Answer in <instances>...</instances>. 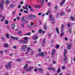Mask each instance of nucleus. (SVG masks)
Listing matches in <instances>:
<instances>
[{"mask_svg":"<svg viewBox=\"0 0 75 75\" xmlns=\"http://www.w3.org/2000/svg\"><path fill=\"white\" fill-rule=\"evenodd\" d=\"M67 55V53H64V58L63 60V61H64L65 64L67 63V57L66 55Z\"/></svg>","mask_w":75,"mask_h":75,"instance_id":"1","label":"nucleus"},{"mask_svg":"<svg viewBox=\"0 0 75 75\" xmlns=\"http://www.w3.org/2000/svg\"><path fill=\"white\" fill-rule=\"evenodd\" d=\"M6 68H11V62H10L8 63L7 65H5Z\"/></svg>","mask_w":75,"mask_h":75,"instance_id":"2","label":"nucleus"},{"mask_svg":"<svg viewBox=\"0 0 75 75\" xmlns=\"http://www.w3.org/2000/svg\"><path fill=\"white\" fill-rule=\"evenodd\" d=\"M49 17L50 18V19H49V21H52V24H54V19L52 18V16L51 15H50Z\"/></svg>","mask_w":75,"mask_h":75,"instance_id":"3","label":"nucleus"},{"mask_svg":"<svg viewBox=\"0 0 75 75\" xmlns=\"http://www.w3.org/2000/svg\"><path fill=\"white\" fill-rule=\"evenodd\" d=\"M33 69V67H31L25 69V71H31Z\"/></svg>","mask_w":75,"mask_h":75,"instance_id":"4","label":"nucleus"},{"mask_svg":"<svg viewBox=\"0 0 75 75\" xmlns=\"http://www.w3.org/2000/svg\"><path fill=\"white\" fill-rule=\"evenodd\" d=\"M46 40L45 39H44L43 40V41L42 42V47H44L45 46V40Z\"/></svg>","mask_w":75,"mask_h":75,"instance_id":"5","label":"nucleus"},{"mask_svg":"<svg viewBox=\"0 0 75 75\" xmlns=\"http://www.w3.org/2000/svg\"><path fill=\"white\" fill-rule=\"evenodd\" d=\"M11 38L12 39H13V40H18L19 39V38L18 37H14L13 36H11Z\"/></svg>","mask_w":75,"mask_h":75,"instance_id":"6","label":"nucleus"},{"mask_svg":"<svg viewBox=\"0 0 75 75\" xmlns=\"http://www.w3.org/2000/svg\"><path fill=\"white\" fill-rule=\"evenodd\" d=\"M29 17H33V18H37V16L33 14L30 15L29 16Z\"/></svg>","mask_w":75,"mask_h":75,"instance_id":"7","label":"nucleus"},{"mask_svg":"<svg viewBox=\"0 0 75 75\" xmlns=\"http://www.w3.org/2000/svg\"><path fill=\"white\" fill-rule=\"evenodd\" d=\"M2 3L0 4V7H1V10H3V4H4V2H2Z\"/></svg>","mask_w":75,"mask_h":75,"instance_id":"8","label":"nucleus"},{"mask_svg":"<svg viewBox=\"0 0 75 75\" xmlns=\"http://www.w3.org/2000/svg\"><path fill=\"white\" fill-rule=\"evenodd\" d=\"M39 56H42V57L43 58H44V53L43 52H42L41 53H40L39 54Z\"/></svg>","mask_w":75,"mask_h":75,"instance_id":"9","label":"nucleus"},{"mask_svg":"<svg viewBox=\"0 0 75 75\" xmlns=\"http://www.w3.org/2000/svg\"><path fill=\"white\" fill-rule=\"evenodd\" d=\"M47 69H48V70H53V71H55V69H54V67H48L47 68Z\"/></svg>","mask_w":75,"mask_h":75,"instance_id":"10","label":"nucleus"},{"mask_svg":"<svg viewBox=\"0 0 75 75\" xmlns=\"http://www.w3.org/2000/svg\"><path fill=\"white\" fill-rule=\"evenodd\" d=\"M65 2V0H63V1L60 2V4L61 6H62V5H64Z\"/></svg>","mask_w":75,"mask_h":75,"instance_id":"11","label":"nucleus"},{"mask_svg":"<svg viewBox=\"0 0 75 75\" xmlns=\"http://www.w3.org/2000/svg\"><path fill=\"white\" fill-rule=\"evenodd\" d=\"M71 44H70L68 45L67 46V48L69 50H70L71 49Z\"/></svg>","mask_w":75,"mask_h":75,"instance_id":"12","label":"nucleus"},{"mask_svg":"<svg viewBox=\"0 0 75 75\" xmlns=\"http://www.w3.org/2000/svg\"><path fill=\"white\" fill-rule=\"evenodd\" d=\"M40 2L41 4H44V1L43 0H40Z\"/></svg>","mask_w":75,"mask_h":75,"instance_id":"13","label":"nucleus"},{"mask_svg":"<svg viewBox=\"0 0 75 75\" xmlns=\"http://www.w3.org/2000/svg\"><path fill=\"white\" fill-rule=\"evenodd\" d=\"M56 30L57 34H59V28L58 27L56 28Z\"/></svg>","mask_w":75,"mask_h":75,"instance_id":"14","label":"nucleus"},{"mask_svg":"<svg viewBox=\"0 0 75 75\" xmlns=\"http://www.w3.org/2000/svg\"><path fill=\"white\" fill-rule=\"evenodd\" d=\"M31 32H29L28 33H25L24 34V35H31Z\"/></svg>","mask_w":75,"mask_h":75,"instance_id":"15","label":"nucleus"},{"mask_svg":"<svg viewBox=\"0 0 75 75\" xmlns=\"http://www.w3.org/2000/svg\"><path fill=\"white\" fill-rule=\"evenodd\" d=\"M33 38L34 40H37V39H38V36H34L33 37Z\"/></svg>","mask_w":75,"mask_h":75,"instance_id":"16","label":"nucleus"},{"mask_svg":"<svg viewBox=\"0 0 75 75\" xmlns=\"http://www.w3.org/2000/svg\"><path fill=\"white\" fill-rule=\"evenodd\" d=\"M21 27L22 28L24 29L25 28V26H24V24L23 23H22L21 25Z\"/></svg>","mask_w":75,"mask_h":75,"instance_id":"17","label":"nucleus"},{"mask_svg":"<svg viewBox=\"0 0 75 75\" xmlns=\"http://www.w3.org/2000/svg\"><path fill=\"white\" fill-rule=\"evenodd\" d=\"M16 25H14V23H13L12 25V29H14V28H15Z\"/></svg>","mask_w":75,"mask_h":75,"instance_id":"18","label":"nucleus"},{"mask_svg":"<svg viewBox=\"0 0 75 75\" xmlns=\"http://www.w3.org/2000/svg\"><path fill=\"white\" fill-rule=\"evenodd\" d=\"M60 16H65L66 14L64 12H61L60 13Z\"/></svg>","mask_w":75,"mask_h":75,"instance_id":"19","label":"nucleus"},{"mask_svg":"<svg viewBox=\"0 0 75 75\" xmlns=\"http://www.w3.org/2000/svg\"><path fill=\"white\" fill-rule=\"evenodd\" d=\"M10 7H11V8H14V7H16V5L13 4H11L10 6Z\"/></svg>","mask_w":75,"mask_h":75,"instance_id":"20","label":"nucleus"},{"mask_svg":"<svg viewBox=\"0 0 75 75\" xmlns=\"http://www.w3.org/2000/svg\"><path fill=\"white\" fill-rule=\"evenodd\" d=\"M27 46L26 45H23V47H22V50H23L24 49H25V48H27Z\"/></svg>","mask_w":75,"mask_h":75,"instance_id":"21","label":"nucleus"},{"mask_svg":"<svg viewBox=\"0 0 75 75\" xmlns=\"http://www.w3.org/2000/svg\"><path fill=\"white\" fill-rule=\"evenodd\" d=\"M18 41H19L20 43L22 44H24V40H19Z\"/></svg>","mask_w":75,"mask_h":75,"instance_id":"22","label":"nucleus"},{"mask_svg":"<svg viewBox=\"0 0 75 75\" xmlns=\"http://www.w3.org/2000/svg\"><path fill=\"white\" fill-rule=\"evenodd\" d=\"M18 34H19V35H21L22 34H23V32H22V31H19L18 32Z\"/></svg>","mask_w":75,"mask_h":75,"instance_id":"23","label":"nucleus"},{"mask_svg":"<svg viewBox=\"0 0 75 75\" xmlns=\"http://www.w3.org/2000/svg\"><path fill=\"white\" fill-rule=\"evenodd\" d=\"M28 66V64H26L23 68L24 69L27 68Z\"/></svg>","mask_w":75,"mask_h":75,"instance_id":"24","label":"nucleus"},{"mask_svg":"<svg viewBox=\"0 0 75 75\" xmlns=\"http://www.w3.org/2000/svg\"><path fill=\"white\" fill-rule=\"evenodd\" d=\"M55 50L54 49L52 53V54L54 55L55 54Z\"/></svg>","mask_w":75,"mask_h":75,"instance_id":"25","label":"nucleus"},{"mask_svg":"<svg viewBox=\"0 0 75 75\" xmlns=\"http://www.w3.org/2000/svg\"><path fill=\"white\" fill-rule=\"evenodd\" d=\"M28 5L27 4L26 5V6H25L26 10H28Z\"/></svg>","mask_w":75,"mask_h":75,"instance_id":"26","label":"nucleus"},{"mask_svg":"<svg viewBox=\"0 0 75 75\" xmlns=\"http://www.w3.org/2000/svg\"><path fill=\"white\" fill-rule=\"evenodd\" d=\"M71 20H72V21H75V18H74L73 16H71Z\"/></svg>","mask_w":75,"mask_h":75,"instance_id":"27","label":"nucleus"},{"mask_svg":"<svg viewBox=\"0 0 75 75\" xmlns=\"http://www.w3.org/2000/svg\"><path fill=\"white\" fill-rule=\"evenodd\" d=\"M24 17H23L21 20V21L22 22H24Z\"/></svg>","mask_w":75,"mask_h":75,"instance_id":"28","label":"nucleus"},{"mask_svg":"<svg viewBox=\"0 0 75 75\" xmlns=\"http://www.w3.org/2000/svg\"><path fill=\"white\" fill-rule=\"evenodd\" d=\"M38 70L39 71H43V69L42 68H39L38 69Z\"/></svg>","mask_w":75,"mask_h":75,"instance_id":"29","label":"nucleus"},{"mask_svg":"<svg viewBox=\"0 0 75 75\" xmlns=\"http://www.w3.org/2000/svg\"><path fill=\"white\" fill-rule=\"evenodd\" d=\"M4 47H5L6 48H7L8 47V44H6L4 45Z\"/></svg>","mask_w":75,"mask_h":75,"instance_id":"30","label":"nucleus"},{"mask_svg":"<svg viewBox=\"0 0 75 75\" xmlns=\"http://www.w3.org/2000/svg\"><path fill=\"white\" fill-rule=\"evenodd\" d=\"M28 37H25L23 38V40H28Z\"/></svg>","mask_w":75,"mask_h":75,"instance_id":"31","label":"nucleus"},{"mask_svg":"<svg viewBox=\"0 0 75 75\" xmlns=\"http://www.w3.org/2000/svg\"><path fill=\"white\" fill-rule=\"evenodd\" d=\"M42 29H40L39 30L38 32L39 33H42Z\"/></svg>","mask_w":75,"mask_h":75,"instance_id":"32","label":"nucleus"},{"mask_svg":"<svg viewBox=\"0 0 75 75\" xmlns=\"http://www.w3.org/2000/svg\"><path fill=\"white\" fill-rule=\"evenodd\" d=\"M9 3H10V1H9L7 0L6 1V4H8Z\"/></svg>","mask_w":75,"mask_h":75,"instance_id":"33","label":"nucleus"},{"mask_svg":"<svg viewBox=\"0 0 75 75\" xmlns=\"http://www.w3.org/2000/svg\"><path fill=\"white\" fill-rule=\"evenodd\" d=\"M5 24L7 25L8 24V21H5Z\"/></svg>","mask_w":75,"mask_h":75,"instance_id":"34","label":"nucleus"},{"mask_svg":"<svg viewBox=\"0 0 75 75\" xmlns=\"http://www.w3.org/2000/svg\"><path fill=\"white\" fill-rule=\"evenodd\" d=\"M60 71H61V69H58L57 70V74H58V73H59V72H60Z\"/></svg>","mask_w":75,"mask_h":75,"instance_id":"35","label":"nucleus"},{"mask_svg":"<svg viewBox=\"0 0 75 75\" xmlns=\"http://www.w3.org/2000/svg\"><path fill=\"white\" fill-rule=\"evenodd\" d=\"M1 38L2 39V40H3V41H5V38H4L3 37H1Z\"/></svg>","mask_w":75,"mask_h":75,"instance_id":"36","label":"nucleus"},{"mask_svg":"<svg viewBox=\"0 0 75 75\" xmlns=\"http://www.w3.org/2000/svg\"><path fill=\"white\" fill-rule=\"evenodd\" d=\"M44 30H47V27L46 25L44 26Z\"/></svg>","mask_w":75,"mask_h":75,"instance_id":"37","label":"nucleus"},{"mask_svg":"<svg viewBox=\"0 0 75 75\" xmlns=\"http://www.w3.org/2000/svg\"><path fill=\"white\" fill-rule=\"evenodd\" d=\"M6 36L7 38H9V36L8 35V34H6Z\"/></svg>","mask_w":75,"mask_h":75,"instance_id":"38","label":"nucleus"},{"mask_svg":"<svg viewBox=\"0 0 75 75\" xmlns=\"http://www.w3.org/2000/svg\"><path fill=\"white\" fill-rule=\"evenodd\" d=\"M36 8H40V6H39V5H37L36 6Z\"/></svg>","mask_w":75,"mask_h":75,"instance_id":"39","label":"nucleus"},{"mask_svg":"<svg viewBox=\"0 0 75 75\" xmlns=\"http://www.w3.org/2000/svg\"><path fill=\"white\" fill-rule=\"evenodd\" d=\"M16 60L17 61H18V62H20L21 61V59H16Z\"/></svg>","mask_w":75,"mask_h":75,"instance_id":"40","label":"nucleus"},{"mask_svg":"<svg viewBox=\"0 0 75 75\" xmlns=\"http://www.w3.org/2000/svg\"><path fill=\"white\" fill-rule=\"evenodd\" d=\"M62 68L63 69H65V66H63L62 67Z\"/></svg>","mask_w":75,"mask_h":75,"instance_id":"41","label":"nucleus"},{"mask_svg":"<svg viewBox=\"0 0 75 75\" xmlns=\"http://www.w3.org/2000/svg\"><path fill=\"white\" fill-rule=\"evenodd\" d=\"M24 13H28V11H24Z\"/></svg>","mask_w":75,"mask_h":75,"instance_id":"42","label":"nucleus"},{"mask_svg":"<svg viewBox=\"0 0 75 75\" xmlns=\"http://www.w3.org/2000/svg\"><path fill=\"white\" fill-rule=\"evenodd\" d=\"M67 50L65 49L64 51V53H67Z\"/></svg>","mask_w":75,"mask_h":75,"instance_id":"43","label":"nucleus"},{"mask_svg":"<svg viewBox=\"0 0 75 75\" xmlns=\"http://www.w3.org/2000/svg\"><path fill=\"white\" fill-rule=\"evenodd\" d=\"M59 13H57V14L56 15L57 17H59Z\"/></svg>","mask_w":75,"mask_h":75,"instance_id":"44","label":"nucleus"},{"mask_svg":"<svg viewBox=\"0 0 75 75\" xmlns=\"http://www.w3.org/2000/svg\"><path fill=\"white\" fill-rule=\"evenodd\" d=\"M58 8V6H56L55 7V9L57 10Z\"/></svg>","mask_w":75,"mask_h":75,"instance_id":"45","label":"nucleus"},{"mask_svg":"<svg viewBox=\"0 0 75 75\" xmlns=\"http://www.w3.org/2000/svg\"><path fill=\"white\" fill-rule=\"evenodd\" d=\"M30 50H31V48H30V47H28L27 48V50L28 51H30Z\"/></svg>","mask_w":75,"mask_h":75,"instance_id":"46","label":"nucleus"},{"mask_svg":"<svg viewBox=\"0 0 75 75\" xmlns=\"http://www.w3.org/2000/svg\"><path fill=\"white\" fill-rule=\"evenodd\" d=\"M15 14H16V12H15V11H14L12 13V14L13 15H15Z\"/></svg>","mask_w":75,"mask_h":75,"instance_id":"47","label":"nucleus"},{"mask_svg":"<svg viewBox=\"0 0 75 75\" xmlns=\"http://www.w3.org/2000/svg\"><path fill=\"white\" fill-rule=\"evenodd\" d=\"M67 25H68V27H71V25H70V24L69 23H68L67 24Z\"/></svg>","mask_w":75,"mask_h":75,"instance_id":"48","label":"nucleus"},{"mask_svg":"<svg viewBox=\"0 0 75 75\" xmlns=\"http://www.w3.org/2000/svg\"><path fill=\"white\" fill-rule=\"evenodd\" d=\"M64 33H61V36H62H62H63L64 35Z\"/></svg>","mask_w":75,"mask_h":75,"instance_id":"49","label":"nucleus"},{"mask_svg":"<svg viewBox=\"0 0 75 75\" xmlns=\"http://www.w3.org/2000/svg\"><path fill=\"white\" fill-rule=\"evenodd\" d=\"M52 58H54V54H52Z\"/></svg>","mask_w":75,"mask_h":75,"instance_id":"50","label":"nucleus"},{"mask_svg":"<svg viewBox=\"0 0 75 75\" xmlns=\"http://www.w3.org/2000/svg\"><path fill=\"white\" fill-rule=\"evenodd\" d=\"M27 27L28 28H31V25H27Z\"/></svg>","mask_w":75,"mask_h":75,"instance_id":"51","label":"nucleus"},{"mask_svg":"<svg viewBox=\"0 0 75 75\" xmlns=\"http://www.w3.org/2000/svg\"><path fill=\"white\" fill-rule=\"evenodd\" d=\"M28 7L30 9H31V6H30V5H28Z\"/></svg>","mask_w":75,"mask_h":75,"instance_id":"52","label":"nucleus"},{"mask_svg":"<svg viewBox=\"0 0 75 75\" xmlns=\"http://www.w3.org/2000/svg\"><path fill=\"white\" fill-rule=\"evenodd\" d=\"M41 24H42V22L40 20V24L39 25H41Z\"/></svg>","mask_w":75,"mask_h":75,"instance_id":"53","label":"nucleus"},{"mask_svg":"<svg viewBox=\"0 0 75 75\" xmlns=\"http://www.w3.org/2000/svg\"><path fill=\"white\" fill-rule=\"evenodd\" d=\"M23 22H24V23H27V20H24Z\"/></svg>","mask_w":75,"mask_h":75,"instance_id":"54","label":"nucleus"},{"mask_svg":"<svg viewBox=\"0 0 75 75\" xmlns=\"http://www.w3.org/2000/svg\"><path fill=\"white\" fill-rule=\"evenodd\" d=\"M64 28V25H62L61 27L62 28Z\"/></svg>","mask_w":75,"mask_h":75,"instance_id":"55","label":"nucleus"},{"mask_svg":"<svg viewBox=\"0 0 75 75\" xmlns=\"http://www.w3.org/2000/svg\"><path fill=\"white\" fill-rule=\"evenodd\" d=\"M23 9H21L20 10V11H21V12H23Z\"/></svg>","mask_w":75,"mask_h":75,"instance_id":"56","label":"nucleus"},{"mask_svg":"<svg viewBox=\"0 0 75 75\" xmlns=\"http://www.w3.org/2000/svg\"><path fill=\"white\" fill-rule=\"evenodd\" d=\"M41 14H42V13H38V16H41Z\"/></svg>","mask_w":75,"mask_h":75,"instance_id":"57","label":"nucleus"},{"mask_svg":"<svg viewBox=\"0 0 75 75\" xmlns=\"http://www.w3.org/2000/svg\"><path fill=\"white\" fill-rule=\"evenodd\" d=\"M21 5H20L18 6V8H21Z\"/></svg>","mask_w":75,"mask_h":75,"instance_id":"58","label":"nucleus"},{"mask_svg":"<svg viewBox=\"0 0 75 75\" xmlns=\"http://www.w3.org/2000/svg\"><path fill=\"white\" fill-rule=\"evenodd\" d=\"M63 30H64V28H62L61 29V32L62 33L63 31Z\"/></svg>","mask_w":75,"mask_h":75,"instance_id":"59","label":"nucleus"},{"mask_svg":"<svg viewBox=\"0 0 75 75\" xmlns=\"http://www.w3.org/2000/svg\"><path fill=\"white\" fill-rule=\"evenodd\" d=\"M56 48H59V45H57Z\"/></svg>","mask_w":75,"mask_h":75,"instance_id":"60","label":"nucleus"},{"mask_svg":"<svg viewBox=\"0 0 75 75\" xmlns=\"http://www.w3.org/2000/svg\"><path fill=\"white\" fill-rule=\"evenodd\" d=\"M38 52H40L41 51V49H39L38 50Z\"/></svg>","mask_w":75,"mask_h":75,"instance_id":"61","label":"nucleus"},{"mask_svg":"<svg viewBox=\"0 0 75 75\" xmlns=\"http://www.w3.org/2000/svg\"><path fill=\"white\" fill-rule=\"evenodd\" d=\"M26 43H27V41H25L24 40V44H26Z\"/></svg>","mask_w":75,"mask_h":75,"instance_id":"62","label":"nucleus"},{"mask_svg":"<svg viewBox=\"0 0 75 75\" xmlns=\"http://www.w3.org/2000/svg\"><path fill=\"white\" fill-rule=\"evenodd\" d=\"M34 24V23H31V26H33V24Z\"/></svg>","mask_w":75,"mask_h":75,"instance_id":"63","label":"nucleus"},{"mask_svg":"<svg viewBox=\"0 0 75 75\" xmlns=\"http://www.w3.org/2000/svg\"><path fill=\"white\" fill-rule=\"evenodd\" d=\"M7 51H8V50H4V52H7Z\"/></svg>","mask_w":75,"mask_h":75,"instance_id":"64","label":"nucleus"}]
</instances>
